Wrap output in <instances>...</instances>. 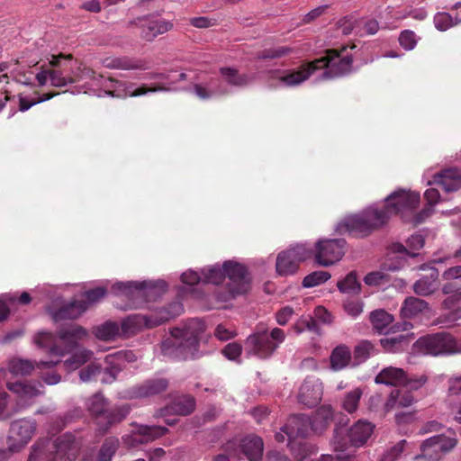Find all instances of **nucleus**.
<instances>
[{
  "label": "nucleus",
  "instance_id": "obj_1",
  "mask_svg": "<svg viewBox=\"0 0 461 461\" xmlns=\"http://www.w3.org/2000/svg\"><path fill=\"white\" fill-rule=\"evenodd\" d=\"M424 196L429 206L414 215V210L420 203V194L406 190L395 191L385 199L383 208L372 205L360 214L348 215L336 225L335 231L340 235L350 233L365 237L383 227L393 214H399L405 221L419 224L432 213L430 206L438 202L439 193L436 188H429Z\"/></svg>",
  "mask_w": 461,
  "mask_h": 461
},
{
  "label": "nucleus",
  "instance_id": "obj_2",
  "mask_svg": "<svg viewBox=\"0 0 461 461\" xmlns=\"http://www.w3.org/2000/svg\"><path fill=\"white\" fill-rule=\"evenodd\" d=\"M203 283L218 285L227 276L229 279V293L217 298L218 301L225 302L229 299L246 293L249 288V279L247 276L246 267L234 261H226L222 267L212 266L202 270Z\"/></svg>",
  "mask_w": 461,
  "mask_h": 461
},
{
  "label": "nucleus",
  "instance_id": "obj_3",
  "mask_svg": "<svg viewBox=\"0 0 461 461\" xmlns=\"http://www.w3.org/2000/svg\"><path fill=\"white\" fill-rule=\"evenodd\" d=\"M79 451V442L74 436L66 434L46 446L33 447L28 461H75Z\"/></svg>",
  "mask_w": 461,
  "mask_h": 461
},
{
  "label": "nucleus",
  "instance_id": "obj_4",
  "mask_svg": "<svg viewBox=\"0 0 461 461\" xmlns=\"http://www.w3.org/2000/svg\"><path fill=\"white\" fill-rule=\"evenodd\" d=\"M87 332L81 327H70L61 332L59 337L46 331H41L34 336L35 345L41 348H49L52 357H63L67 352H72L78 340L84 339Z\"/></svg>",
  "mask_w": 461,
  "mask_h": 461
},
{
  "label": "nucleus",
  "instance_id": "obj_5",
  "mask_svg": "<svg viewBox=\"0 0 461 461\" xmlns=\"http://www.w3.org/2000/svg\"><path fill=\"white\" fill-rule=\"evenodd\" d=\"M375 425L360 419L356 421L344 435L340 429H335V434L331 442L332 447L337 454L344 456L342 452L348 445L356 447L366 445L374 433Z\"/></svg>",
  "mask_w": 461,
  "mask_h": 461
},
{
  "label": "nucleus",
  "instance_id": "obj_6",
  "mask_svg": "<svg viewBox=\"0 0 461 461\" xmlns=\"http://www.w3.org/2000/svg\"><path fill=\"white\" fill-rule=\"evenodd\" d=\"M415 354L438 356L461 353V345L447 333H438L420 338L412 346Z\"/></svg>",
  "mask_w": 461,
  "mask_h": 461
},
{
  "label": "nucleus",
  "instance_id": "obj_7",
  "mask_svg": "<svg viewBox=\"0 0 461 461\" xmlns=\"http://www.w3.org/2000/svg\"><path fill=\"white\" fill-rule=\"evenodd\" d=\"M285 333L279 328H274L270 332L267 330L256 332L246 339V350L249 354L259 357H270L284 342Z\"/></svg>",
  "mask_w": 461,
  "mask_h": 461
},
{
  "label": "nucleus",
  "instance_id": "obj_8",
  "mask_svg": "<svg viewBox=\"0 0 461 461\" xmlns=\"http://www.w3.org/2000/svg\"><path fill=\"white\" fill-rule=\"evenodd\" d=\"M171 308L173 311H169L167 309H160L149 317L142 315L130 316L122 321V330L124 334L131 335L135 333L142 327L153 328L160 325L179 315L182 312V306L178 303L172 305Z\"/></svg>",
  "mask_w": 461,
  "mask_h": 461
},
{
  "label": "nucleus",
  "instance_id": "obj_9",
  "mask_svg": "<svg viewBox=\"0 0 461 461\" xmlns=\"http://www.w3.org/2000/svg\"><path fill=\"white\" fill-rule=\"evenodd\" d=\"M317 69L325 68L322 78L330 79L344 76L352 70L351 58L348 54L347 48L340 52L334 50H327L326 55L315 60Z\"/></svg>",
  "mask_w": 461,
  "mask_h": 461
},
{
  "label": "nucleus",
  "instance_id": "obj_10",
  "mask_svg": "<svg viewBox=\"0 0 461 461\" xmlns=\"http://www.w3.org/2000/svg\"><path fill=\"white\" fill-rule=\"evenodd\" d=\"M457 443L456 433L447 430L446 434L437 435L426 439L421 447V454L416 456L415 459L426 461H438L443 455L453 449Z\"/></svg>",
  "mask_w": 461,
  "mask_h": 461
},
{
  "label": "nucleus",
  "instance_id": "obj_11",
  "mask_svg": "<svg viewBox=\"0 0 461 461\" xmlns=\"http://www.w3.org/2000/svg\"><path fill=\"white\" fill-rule=\"evenodd\" d=\"M311 250L303 244H298L278 254L276 263V272L280 276L294 274L299 264L307 259Z\"/></svg>",
  "mask_w": 461,
  "mask_h": 461
},
{
  "label": "nucleus",
  "instance_id": "obj_12",
  "mask_svg": "<svg viewBox=\"0 0 461 461\" xmlns=\"http://www.w3.org/2000/svg\"><path fill=\"white\" fill-rule=\"evenodd\" d=\"M345 240L339 239L321 240L315 245V261L322 267L335 265L345 254Z\"/></svg>",
  "mask_w": 461,
  "mask_h": 461
},
{
  "label": "nucleus",
  "instance_id": "obj_13",
  "mask_svg": "<svg viewBox=\"0 0 461 461\" xmlns=\"http://www.w3.org/2000/svg\"><path fill=\"white\" fill-rule=\"evenodd\" d=\"M36 431V423L32 419L14 420L10 427L7 443L9 450L16 452L25 447Z\"/></svg>",
  "mask_w": 461,
  "mask_h": 461
},
{
  "label": "nucleus",
  "instance_id": "obj_14",
  "mask_svg": "<svg viewBox=\"0 0 461 461\" xmlns=\"http://www.w3.org/2000/svg\"><path fill=\"white\" fill-rule=\"evenodd\" d=\"M205 330L204 323L198 319H194L185 323L182 328L173 329L172 336L180 339L179 347L194 355L198 346L199 337Z\"/></svg>",
  "mask_w": 461,
  "mask_h": 461
},
{
  "label": "nucleus",
  "instance_id": "obj_15",
  "mask_svg": "<svg viewBox=\"0 0 461 461\" xmlns=\"http://www.w3.org/2000/svg\"><path fill=\"white\" fill-rule=\"evenodd\" d=\"M106 294V290L103 287H97L93 290L86 291L83 296L85 298L84 302H74L69 304L68 307L52 312L51 315L55 321H59L61 319H75L80 316L88 306L93 303H97L102 298L104 297Z\"/></svg>",
  "mask_w": 461,
  "mask_h": 461
},
{
  "label": "nucleus",
  "instance_id": "obj_16",
  "mask_svg": "<svg viewBox=\"0 0 461 461\" xmlns=\"http://www.w3.org/2000/svg\"><path fill=\"white\" fill-rule=\"evenodd\" d=\"M375 382L385 385H402L408 384L411 389L421 387L426 382L427 377L421 375L416 379H408L405 371L402 368L388 366L382 369L375 376Z\"/></svg>",
  "mask_w": 461,
  "mask_h": 461
},
{
  "label": "nucleus",
  "instance_id": "obj_17",
  "mask_svg": "<svg viewBox=\"0 0 461 461\" xmlns=\"http://www.w3.org/2000/svg\"><path fill=\"white\" fill-rule=\"evenodd\" d=\"M167 288L164 281L156 283H116L113 285V292L119 296H124L128 299L131 297H143L149 295L154 290L165 291Z\"/></svg>",
  "mask_w": 461,
  "mask_h": 461
},
{
  "label": "nucleus",
  "instance_id": "obj_18",
  "mask_svg": "<svg viewBox=\"0 0 461 461\" xmlns=\"http://www.w3.org/2000/svg\"><path fill=\"white\" fill-rule=\"evenodd\" d=\"M316 70L317 66L314 60L303 65L297 70H286L283 73L274 72V76L278 79L280 86L294 87L306 81Z\"/></svg>",
  "mask_w": 461,
  "mask_h": 461
},
{
  "label": "nucleus",
  "instance_id": "obj_19",
  "mask_svg": "<svg viewBox=\"0 0 461 461\" xmlns=\"http://www.w3.org/2000/svg\"><path fill=\"white\" fill-rule=\"evenodd\" d=\"M89 411L97 416V424L102 426L104 422L112 424L123 419L129 412V408L123 407L117 416L106 410V402L101 394H95L88 400Z\"/></svg>",
  "mask_w": 461,
  "mask_h": 461
},
{
  "label": "nucleus",
  "instance_id": "obj_20",
  "mask_svg": "<svg viewBox=\"0 0 461 461\" xmlns=\"http://www.w3.org/2000/svg\"><path fill=\"white\" fill-rule=\"evenodd\" d=\"M10 392L17 398L18 405L24 407L33 402V400L43 393V386L40 383H6Z\"/></svg>",
  "mask_w": 461,
  "mask_h": 461
},
{
  "label": "nucleus",
  "instance_id": "obj_21",
  "mask_svg": "<svg viewBox=\"0 0 461 461\" xmlns=\"http://www.w3.org/2000/svg\"><path fill=\"white\" fill-rule=\"evenodd\" d=\"M322 393V383L317 378L308 377L300 386L298 400L305 406L312 407L321 402Z\"/></svg>",
  "mask_w": 461,
  "mask_h": 461
},
{
  "label": "nucleus",
  "instance_id": "obj_22",
  "mask_svg": "<svg viewBox=\"0 0 461 461\" xmlns=\"http://www.w3.org/2000/svg\"><path fill=\"white\" fill-rule=\"evenodd\" d=\"M299 417L303 420L301 427L306 430V434L308 433V427H311V429L314 432L320 433L332 421L333 411L330 406L323 405L315 411L312 420L304 416Z\"/></svg>",
  "mask_w": 461,
  "mask_h": 461
},
{
  "label": "nucleus",
  "instance_id": "obj_23",
  "mask_svg": "<svg viewBox=\"0 0 461 461\" xmlns=\"http://www.w3.org/2000/svg\"><path fill=\"white\" fill-rule=\"evenodd\" d=\"M426 274L413 285V291L418 295L428 296L433 294L438 287V271L432 267H420Z\"/></svg>",
  "mask_w": 461,
  "mask_h": 461
},
{
  "label": "nucleus",
  "instance_id": "obj_24",
  "mask_svg": "<svg viewBox=\"0 0 461 461\" xmlns=\"http://www.w3.org/2000/svg\"><path fill=\"white\" fill-rule=\"evenodd\" d=\"M460 277L461 266L450 267L443 273V279L447 282H450ZM442 291L445 294H448L447 298L443 302V306L447 309L450 308L454 303L461 300V289L456 288L451 283L444 285Z\"/></svg>",
  "mask_w": 461,
  "mask_h": 461
},
{
  "label": "nucleus",
  "instance_id": "obj_25",
  "mask_svg": "<svg viewBox=\"0 0 461 461\" xmlns=\"http://www.w3.org/2000/svg\"><path fill=\"white\" fill-rule=\"evenodd\" d=\"M237 448L240 454L242 452L249 461H260L263 456L264 443L263 440L255 435H249L244 438L238 440Z\"/></svg>",
  "mask_w": 461,
  "mask_h": 461
},
{
  "label": "nucleus",
  "instance_id": "obj_26",
  "mask_svg": "<svg viewBox=\"0 0 461 461\" xmlns=\"http://www.w3.org/2000/svg\"><path fill=\"white\" fill-rule=\"evenodd\" d=\"M428 184L438 185L446 192L456 191L461 187V174L456 168L445 169L435 175L433 181H428Z\"/></svg>",
  "mask_w": 461,
  "mask_h": 461
},
{
  "label": "nucleus",
  "instance_id": "obj_27",
  "mask_svg": "<svg viewBox=\"0 0 461 461\" xmlns=\"http://www.w3.org/2000/svg\"><path fill=\"white\" fill-rule=\"evenodd\" d=\"M303 422V419L298 416L291 417L280 431L276 433V440L278 442H284L285 438H287L288 446H291L293 439L299 437H304L306 435V430L301 427V423Z\"/></svg>",
  "mask_w": 461,
  "mask_h": 461
},
{
  "label": "nucleus",
  "instance_id": "obj_28",
  "mask_svg": "<svg viewBox=\"0 0 461 461\" xmlns=\"http://www.w3.org/2000/svg\"><path fill=\"white\" fill-rule=\"evenodd\" d=\"M169 87L158 86V87H146L140 86L136 89H132L131 86H127L125 83L115 81V86L113 91L106 92L107 95L112 96L125 98L128 96L134 97L146 95L148 93H154L158 91H168Z\"/></svg>",
  "mask_w": 461,
  "mask_h": 461
},
{
  "label": "nucleus",
  "instance_id": "obj_29",
  "mask_svg": "<svg viewBox=\"0 0 461 461\" xmlns=\"http://www.w3.org/2000/svg\"><path fill=\"white\" fill-rule=\"evenodd\" d=\"M429 311V304L424 300L411 296L404 300L400 312L403 319H412Z\"/></svg>",
  "mask_w": 461,
  "mask_h": 461
},
{
  "label": "nucleus",
  "instance_id": "obj_30",
  "mask_svg": "<svg viewBox=\"0 0 461 461\" xmlns=\"http://www.w3.org/2000/svg\"><path fill=\"white\" fill-rule=\"evenodd\" d=\"M35 368L33 363L29 360L14 358L8 362V369L0 368V378L7 380L8 374L14 376L27 375Z\"/></svg>",
  "mask_w": 461,
  "mask_h": 461
},
{
  "label": "nucleus",
  "instance_id": "obj_31",
  "mask_svg": "<svg viewBox=\"0 0 461 461\" xmlns=\"http://www.w3.org/2000/svg\"><path fill=\"white\" fill-rule=\"evenodd\" d=\"M118 441L113 438L107 439L96 456L94 450L86 451L81 461H110L117 448Z\"/></svg>",
  "mask_w": 461,
  "mask_h": 461
},
{
  "label": "nucleus",
  "instance_id": "obj_32",
  "mask_svg": "<svg viewBox=\"0 0 461 461\" xmlns=\"http://www.w3.org/2000/svg\"><path fill=\"white\" fill-rule=\"evenodd\" d=\"M194 90L196 96L203 100L218 97L226 93V90L217 80L197 84Z\"/></svg>",
  "mask_w": 461,
  "mask_h": 461
},
{
  "label": "nucleus",
  "instance_id": "obj_33",
  "mask_svg": "<svg viewBox=\"0 0 461 461\" xmlns=\"http://www.w3.org/2000/svg\"><path fill=\"white\" fill-rule=\"evenodd\" d=\"M32 301L30 294L27 292L22 293L19 298L12 294L0 295V321L5 319L10 312V308L16 303L21 304H28Z\"/></svg>",
  "mask_w": 461,
  "mask_h": 461
},
{
  "label": "nucleus",
  "instance_id": "obj_34",
  "mask_svg": "<svg viewBox=\"0 0 461 461\" xmlns=\"http://www.w3.org/2000/svg\"><path fill=\"white\" fill-rule=\"evenodd\" d=\"M351 360V352L347 346L336 347L330 354V367L335 371L341 370L348 366Z\"/></svg>",
  "mask_w": 461,
  "mask_h": 461
},
{
  "label": "nucleus",
  "instance_id": "obj_35",
  "mask_svg": "<svg viewBox=\"0 0 461 461\" xmlns=\"http://www.w3.org/2000/svg\"><path fill=\"white\" fill-rule=\"evenodd\" d=\"M93 74H94V72L90 68H83L81 69L80 76H78L77 78H75V77H66L59 71L50 70V80L51 86H56V87H62V86H66L68 84H73L79 79H83L85 77H92Z\"/></svg>",
  "mask_w": 461,
  "mask_h": 461
},
{
  "label": "nucleus",
  "instance_id": "obj_36",
  "mask_svg": "<svg viewBox=\"0 0 461 461\" xmlns=\"http://www.w3.org/2000/svg\"><path fill=\"white\" fill-rule=\"evenodd\" d=\"M413 401L414 399L410 392L395 389L392 391L385 408L389 411L396 407H408Z\"/></svg>",
  "mask_w": 461,
  "mask_h": 461
},
{
  "label": "nucleus",
  "instance_id": "obj_37",
  "mask_svg": "<svg viewBox=\"0 0 461 461\" xmlns=\"http://www.w3.org/2000/svg\"><path fill=\"white\" fill-rule=\"evenodd\" d=\"M104 67L111 69H136L140 66L126 57H107L102 60Z\"/></svg>",
  "mask_w": 461,
  "mask_h": 461
},
{
  "label": "nucleus",
  "instance_id": "obj_38",
  "mask_svg": "<svg viewBox=\"0 0 461 461\" xmlns=\"http://www.w3.org/2000/svg\"><path fill=\"white\" fill-rule=\"evenodd\" d=\"M370 321L375 330L379 332H384L393 323V316L384 310H376L371 313Z\"/></svg>",
  "mask_w": 461,
  "mask_h": 461
},
{
  "label": "nucleus",
  "instance_id": "obj_39",
  "mask_svg": "<svg viewBox=\"0 0 461 461\" xmlns=\"http://www.w3.org/2000/svg\"><path fill=\"white\" fill-rule=\"evenodd\" d=\"M173 28L172 23L164 20L150 22L147 30L143 31V36L149 40L157 37L159 34L166 33Z\"/></svg>",
  "mask_w": 461,
  "mask_h": 461
},
{
  "label": "nucleus",
  "instance_id": "obj_40",
  "mask_svg": "<svg viewBox=\"0 0 461 461\" xmlns=\"http://www.w3.org/2000/svg\"><path fill=\"white\" fill-rule=\"evenodd\" d=\"M92 357V352L86 349H78L73 353L70 358L64 363L66 369L70 372L77 369L82 365L89 361Z\"/></svg>",
  "mask_w": 461,
  "mask_h": 461
},
{
  "label": "nucleus",
  "instance_id": "obj_41",
  "mask_svg": "<svg viewBox=\"0 0 461 461\" xmlns=\"http://www.w3.org/2000/svg\"><path fill=\"white\" fill-rule=\"evenodd\" d=\"M382 347L388 352L404 350L409 345L408 336L399 335L392 338H384L380 340Z\"/></svg>",
  "mask_w": 461,
  "mask_h": 461
},
{
  "label": "nucleus",
  "instance_id": "obj_42",
  "mask_svg": "<svg viewBox=\"0 0 461 461\" xmlns=\"http://www.w3.org/2000/svg\"><path fill=\"white\" fill-rule=\"evenodd\" d=\"M220 72L225 81L232 86H243L251 81L248 75H240L236 69L231 68H221Z\"/></svg>",
  "mask_w": 461,
  "mask_h": 461
},
{
  "label": "nucleus",
  "instance_id": "obj_43",
  "mask_svg": "<svg viewBox=\"0 0 461 461\" xmlns=\"http://www.w3.org/2000/svg\"><path fill=\"white\" fill-rule=\"evenodd\" d=\"M165 432V428L141 426L139 429V433L135 435L134 440L139 443H145L162 436Z\"/></svg>",
  "mask_w": 461,
  "mask_h": 461
},
{
  "label": "nucleus",
  "instance_id": "obj_44",
  "mask_svg": "<svg viewBox=\"0 0 461 461\" xmlns=\"http://www.w3.org/2000/svg\"><path fill=\"white\" fill-rule=\"evenodd\" d=\"M292 330L296 334H301L304 330H312L315 331L316 333L320 334V328L312 316H301L299 319L296 320V321L292 326Z\"/></svg>",
  "mask_w": 461,
  "mask_h": 461
},
{
  "label": "nucleus",
  "instance_id": "obj_45",
  "mask_svg": "<svg viewBox=\"0 0 461 461\" xmlns=\"http://www.w3.org/2000/svg\"><path fill=\"white\" fill-rule=\"evenodd\" d=\"M95 335L101 340L110 341L119 335V328L113 322H106L95 329Z\"/></svg>",
  "mask_w": 461,
  "mask_h": 461
},
{
  "label": "nucleus",
  "instance_id": "obj_46",
  "mask_svg": "<svg viewBox=\"0 0 461 461\" xmlns=\"http://www.w3.org/2000/svg\"><path fill=\"white\" fill-rule=\"evenodd\" d=\"M338 288L341 293L344 294H357L360 291V284L357 279V276L354 272H351L346 276V277L338 282Z\"/></svg>",
  "mask_w": 461,
  "mask_h": 461
},
{
  "label": "nucleus",
  "instance_id": "obj_47",
  "mask_svg": "<svg viewBox=\"0 0 461 461\" xmlns=\"http://www.w3.org/2000/svg\"><path fill=\"white\" fill-rule=\"evenodd\" d=\"M363 392L360 388H354L348 392L342 402V407L345 411L352 413L357 411Z\"/></svg>",
  "mask_w": 461,
  "mask_h": 461
},
{
  "label": "nucleus",
  "instance_id": "obj_48",
  "mask_svg": "<svg viewBox=\"0 0 461 461\" xmlns=\"http://www.w3.org/2000/svg\"><path fill=\"white\" fill-rule=\"evenodd\" d=\"M424 246V239L421 235H412L407 240V249L402 245H396L395 248L398 251H405L409 256L415 257V251L422 249Z\"/></svg>",
  "mask_w": 461,
  "mask_h": 461
},
{
  "label": "nucleus",
  "instance_id": "obj_49",
  "mask_svg": "<svg viewBox=\"0 0 461 461\" xmlns=\"http://www.w3.org/2000/svg\"><path fill=\"white\" fill-rule=\"evenodd\" d=\"M330 278V274L326 271H314L307 275L303 280V286L306 288L314 287L325 283Z\"/></svg>",
  "mask_w": 461,
  "mask_h": 461
},
{
  "label": "nucleus",
  "instance_id": "obj_50",
  "mask_svg": "<svg viewBox=\"0 0 461 461\" xmlns=\"http://www.w3.org/2000/svg\"><path fill=\"white\" fill-rule=\"evenodd\" d=\"M167 386V383L164 379L149 381L140 388L139 394L140 396L153 395L165 390Z\"/></svg>",
  "mask_w": 461,
  "mask_h": 461
},
{
  "label": "nucleus",
  "instance_id": "obj_51",
  "mask_svg": "<svg viewBox=\"0 0 461 461\" xmlns=\"http://www.w3.org/2000/svg\"><path fill=\"white\" fill-rule=\"evenodd\" d=\"M226 454H220L213 461H237L240 458V451L236 441H229L224 447Z\"/></svg>",
  "mask_w": 461,
  "mask_h": 461
},
{
  "label": "nucleus",
  "instance_id": "obj_52",
  "mask_svg": "<svg viewBox=\"0 0 461 461\" xmlns=\"http://www.w3.org/2000/svg\"><path fill=\"white\" fill-rule=\"evenodd\" d=\"M194 408V401L192 397L183 396L176 400L174 403L173 410L181 415H187L193 411Z\"/></svg>",
  "mask_w": 461,
  "mask_h": 461
},
{
  "label": "nucleus",
  "instance_id": "obj_53",
  "mask_svg": "<svg viewBox=\"0 0 461 461\" xmlns=\"http://www.w3.org/2000/svg\"><path fill=\"white\" fill-rule=\"evenodd\" d=\"M374 352L373 345L368 341L358 344L354 352V357L357 363L366 360Z\"/></svg>",
  "mask_w": 461,
  "mask_h": 461
},
{
  "label": "nucleus",
  "instance_id": "obj_54",
  "mask_svg": "<svg viewBox=\"0 0 461 461\" xmlns=\"http://www.w3.org/2000/svg\"><path fill=\"white\" fill-rule=\"evenodd\" d=\"M364 282L370 286H379L387 284L389 276L383 271H374L365 276Z\"/></svg>",
  "mask_w": 461,
  "mask_h": 461
},
{
  "label": "nucleus",
  "instance_id": "obj_55",
  "mask_svg": "<svg viewBox=\"0 0 461 461\" xmlns=\"http://www.w3.org/2000/svg\"><path fill=\"white\" fill-rule=\"evenodd\" d=\"M435 27L441 32L447 31L456 23L449 14L445 12L438 13L434 17Z\"/></svg>",
  "mask_w": 461,
  "mask_h": 461
},
{
  "label": "nucleus",
  "instance_id": "obj_56",
  "mask_svg": "<svg viewBox=\"0 0 461 461\" xmlns=\"http://www.w3.org/2000/svg\"><path fill=\"white\" fill-rule=\"evenodd\" d=\"M405 444V440L399 441L383 455L381 461H400Z\"/></svg>",
  "mask_w": 461,
  "mask_h": 461
},
{
  "label": "nucleus",
  "instance_id": "obj_57",
  "mask_svg": "<svg viewBox=\"0 0 461 461\" xmlns=\"http://www.w3.org/2000/svg\"><path fill=\"white\" fill-rule=\"evenodd\" d=\"M400 45L406 50H411L417 44L415 34L411 31H404L399 37Z\"/></svg>",
  "mask_w": 461,
  "mask_h": 461
},
{
  "label": "nucleus",
  "instance_id": "obj_58",
  "mask_svg": "<svg viewBox=\"0 0 461 461\" xmlns=\"http://www.w3.org/2000/svg\"><path fill=\"white\" fill-rule=\"evenodd\" d=\"M345 312L352 316L357 317L363 312V303L359 300H348L344 303Z\"/></svg>",
  "mask_w": 461,
  "mask_h": 461
},
{
  "label": "nucleus",
  "instance_id": "obj_59",
  "mask_svg": "<svg viewBox=\"0 0 461 461\" xmlns=\"http://www.w3.org/2000/svg\"><path fill=\"white\" fill-rule=\"evenodd\" d=\"M294 50L288 46H278L272 50H269L265 53L262 58L263 59H279L292 53Z\"/></svg>",
  "mask_w": 461,
  "mask_h": 461
},
{
  "label": "nucleus",
  "instance_id": "obj_60",
  "mask_svg": "<svg viewBox=\"0 0 461 461\" xmlns=\"http://www.w3.org/2000/svg\"><path fill=\"white\" fill-rule=\"evenodd\" d=\"M313 313L314 318L323 324H330L333 321L332 314L321 305L317 306Z\"/></svg>",
  "mask_w": 461,
  "mask_h": 461
},
{
  "label": "nucleus",
  "instance_id": "obj_61",
  "mask_svg": "<svg viewBox=\"0 0 461 461\" xmlns=\"http://www.w3.org/2000/svg\"><path fill=\"white\" fill-rule=\"evenodd\" d=\"M222 353L230 360H237L241 354V346L230 343L223 348Z\"/></svg>",
  "mask_w": 461,
  "mask_h": 461
},
{
  "label": "nucleus",
  "instance_id": "obj_62",
  "mask_svg": "<svg viewBox=\"0 0 461 461\" xmlns=\"http://www.w3.org/2000/svg\"><path fill=\"white\" fill-rule=\"evenodd\" d=\"M294 309L290 306H285L276 313V321L279 325H285L294 315Z\"/></svg>",
  "mask_w": 461,
  "mask_h": 461
},
{
  "label": "nucleus",
  "instance_id": "obj_63",
  "mask_svg": "<svg viewBox=\"0 0 461 461\" xmlns=\"http://www.w3.org/2000/svg\"><path fill=\"white\" fill-rule=\"evenodd\" d=\"M181 280L184 284L194 285L195 284L203 283V275H199L193 270H188L182 274Z\"/></svg>",
  "mask_w": 461,
  "mask_h": 461
},
{
  "label": "nucleus",
  "instance_id": "obj_64",
  "mask_svg": "<svg viewBox=\"0 0 461 461\" xmlns=\"http://www.w3.org/2000/svg\"><path fill=\"white\" fill-rule=\"evenodd\" d=\"M100 373V366L92 364L87 368L82 370L79 374L80 379L83 382L91 381L97 374Z\"/></svg>",
  "mask_w": 461,
  "mask_h": 461
}]
</instances>
